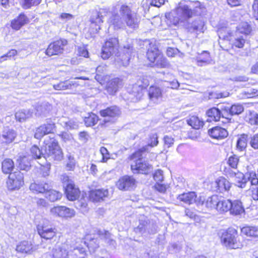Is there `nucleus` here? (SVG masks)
<instances>
[{
    "instance_id": "obj_16",
    "label": "nucleus",
    "mask_w": 258,
    "mask_h": 258,
    "mask_svg": "<svg viewBox=\"0 0 258 258\" xmlns=\"http://www.w3.org/2000/svg\"><path fill=\"white\" fill-rule=\"evenodd\" d=\"M100 114L102 116L106 118L104 120L105 122H113L114 119L120 115V111L118 107L113 106L101 110Z\"/></svg>"
},
{
    "instance_id": "obj_55",
    "label": "nucleus",
    "mask_w": 258,
    "mask_h": 258,
    "mask_svg": "<svg viewBox=\"0 0 258 258\" xmlns=\"http://www.w3.org/2000/svg\"><path fill=\"white\" fill-rule=\"evenodd\" d=\"M248 140L250 147L254 150H258V133L251 136Z\"/></svg>"
},
{
    "instance_id": "obj_63",
    "label": "nucleus",
    "mask_w": 258,
    "mask_h": 258,
    "mask_svg": "<svg viewBox=\"0 0 258 258\" xmlns=\"http://www.w3.org/2000/svg\"><path fill=\"white\" fill-rule=\"evenodd\" d=\"M88 205L84 201H79L76 206V207L79 209L83 213L88 211Z\"/></svg>"
},
{
    "instance_id": "obj_36",
    "label": "nucleus",
    "mask_w": 258,
    "mask_h": 258,
    "mask_svg": "<svg viewBox=\"0 0 258 258\" xmlns=\"http://www.w3.org/2000/svg\"><path fill=\"white\" fill-rule=\"evenodd\" d=\"M231 206V201L229 200H220L219 198L216 210L219 212H226L230 211Z\"/></svg>"
},
{
    "instance_id": "obj_15",
    "label": "nucleus",
    "mask_w": 258,
    "mask_h": 258,
    "mask_svg": "<svg viewBox=\"0 0 258 258\" xmlns=\"http://www.w3.org/2000/svg\"><path fill=\"white\" fill-rule=\"evenodd\" d=\"M177 200L185 204L191 205L196 203L199 206L201 204V197L198 198L195 192L190 191L179 195L177 197Z\"/></svg>"
},
{
    "instance_id": "obj_11",
    "label": "nucleus",
    "mask_w": 258,
    "mask_h": 258,
    "mask_svg": "<svg viewBox=\"0 0 258 258\" xmlns=\"http://www.w3.org/2000/svg\"><path fill=\"white\" fill-rule=\"evenodd\" d=\"M106 12L104 9H100L99 11H94L90 18L91 28L93 33H97L100 29V25L103 23V19L106 15Z\"/></svg>"
},
{
    "instance_id": "obj_52",
    "label": "nucleus",
    "mask_w": 258,
    "mask_h": 258,
    "mask_svg": "<svg viewBox=\"0 0 258 258\" xmlns=\"http://www.w3.org/2000/svg\"><path fill=\"white\" fill-rule=\"evenodd\" d=\"M210 54L207 51H204L202 55L197 57V62L199 66H202L204 63L208 64L210 63Z\"/></svg>"
},
{
    "instance_id": "obj_10",
    "label": "nucleus",
    "mask_w": 258,
    "mask_h": 258,
    "mask_svg": "<svg viewBox=\"0 0 258 258\" xmlns=\"http://www.w3.org/2000/svg\"><path fill=\"white\" fill-rule=\"evenodd\" d=\"M68 41L66 39H59L51 43L45 50V54L49 56L59 55L63 53Z\"/></svg>"
},
{
    "instance_id": "obj_24",
    "label": "nucleus",
    "mask_w": 258,
    "mask_h": 258,
    "mask_svg": "<svg viewBox=\"0 0 258 258\" xmlns=\"http://www.w3.org/2000/svg\"><path fill=\"white\" fill-rule=\"evenodd\" d=\"M175 10L177 15L180 18V21H182L191 18L193 14L191 8L186 5H180Z\"/></svg>"
},
{
    "instance_id": "obj_20",
    "label": "nucleus",
    "mask_w": 258,
    "mask_h": 258,
    "mask_svg": "<svg viewBox=\"0 0 258 258\" xmlns=\"http://www.w3.org/2000/svg\"><path fill=\"white\" fill-rule=\"evenodd\" d=\"M226 166L223 169L224 174L226 175V170L229 169L233 172L238 170L237 169L238 165L239 162V157L236 155L233 154L230 155L225 160Z\"/></svg>"
},
{
    "instance_id": "obj_35",
    "label": "nucleus",
    "mask_w": 258,
    "mask_h": 258,
    "mask_svg": "<svg viewBox=\"0 0 258 258\" xmlns=\"http://www.w3.org/2000/svg\"><path fill=\"white\" fill-rule=\"evenodd\" d=\"M187 124L196 130L200 129L204 125V121L197 116L192 115L187 119Z\"/></svg>"
},
{
    "instance_id": "obj_19",
    "label": "nucleus",
    "mask_w": 258,
    "mask_h": 258,
    "mask_svg": "<svg viewBox=\"0 0 258 258\" xmlns=\"http://www.w3.org/2000/svg\"><path fill=\"white\" fill-rule=\"evenodd\" d=\"M69 245L67 243H62L56 245L52 250V258H69Z\"/></svg>"
},
{
    "instance_id": "obj_54",
    "label": "nucleus",
    "mask_w": 258,
    "mask_h": 258,
    "mask_svg": "<svg viewBox=\"0 0 258 258\" xmlns=\"http://www.w3.org/2000/svg\"><path fill=\"white\" fill-rule=\"evenodd\" d=\"M179 86V84L178 82L175 79L172 81H164L162 84L163 88H168L173 89H177Z\"/></svg>"
},
{
    "instance_id": "obj_56",
    "label": "nucleus",
    "mask_w": 258,
    "mask_h": 258,
    "mask_svg": "<svg viewBox=\"0 0 258 258\" xmlns=\"http://www.w3.org/2000/svg\"><path fill=\"white\" fill-rule=\"evenodd\" d=\"M158 144V137L156 134H153L150 135L149 143L145 146H148V153H149V148L156 146Z\"/></svg>"
},
{
    "instance_id": "obj_62",
    "label": "nucleus",
    "mask_w": 258,
    "mask_h": 258,
    "mask_svg": "<svg viewBox=\"0 0 258 258\" xmlns=\"http://www.w3.org/2000/svg\"><path fill=\"white\" fill-rule=\"evenodd\" d=\"M100 153L102 156V161L106 162L110 158L109 154L107 149L104 147H101Z\"/></svg>"
},
{
    "instance_id": "obj_23",
    "label": "nucleus",
    "mask_w": 258,
    "mask_h": 258,
    "mask_svg": "<svg viewBox=\"0 0 258 258\" xmlns=\"http://www.w3.org/2000/svg\"><path fill=\"white\" fill-rule=\"evenodd\" d=\"M214 185L217 192L220 193L228 192L231 187V183L224 177H220L217 178Z\"/></svg>"
},
{
    "instance_id": "obj_46",
    "label": "nucleus",
    "mask_w": 258,
    "mask_h": 258,
    "mask_svg": "<svg viewBox=\"0 0 258 258\" xmlns=\"http://www.w3.org/2000/svg\"><path fill=\"white\" fill-rule=\"evenodd\" d=\"M154 66L160 68H168L170 67V63L166 58L161 54L156 60Z\"/></svg>"
},
{
    "instance_id": "obj_33",
    "label": "nucleus",
    "mask_w": 258,
    "mask_h": 258,
    "mask_svg": "<svg viewBox=\"0 0 258 258\" xmlns=\"http://www.w3.org/2000/svg\"><path fill=\"white\" fill-rule=\"evenodd\" d=\"M230 213L235 215H241L244 212V209L242 203L239 200H234L231 202V206L230 209Z\"/></svg>"
},
{
    "instance_id": "obj_29",
    "label": "nucleus",
    "mask_w": 258,
    "mask_h": 258,
    "mask_svg": "<svg viewBox=\"0 0 258 258\" xmlns=\"http://www.w3.org/2000/svg\"><path fill=\"white\" fill-rule=\"evenodd\" d=\"M179 21L180 18L177 15L175 10L165 14V21L168 26H176Z\"/></svg>"
},
{
    "instance_id": "obj_38",
    "label": "nucleus",
    "mask_w": 258,
    "mask_h": 258,
    "mask_svg": "<svg viewBox=\"0 0 258 258\" xmlns=\"http://www.w3.org/2000/svg\"><path fill=\"white\" fill-rule=\"evenodd\" d=\"M14 168L13 161L9 158L5 159L2 163V171L5 174H10Z\"/></svg>"
},
{
    "instance_id": "obj_59",
    "label": "nucleus",
    "mask_w": 258,
    "mask_h": 258,
    "mask_svg": "<svg viewBox=\"0 0 258 258\" xmlns=\"http://www.w3.org/2000/svg\"><path fill=\"white\" fill-rule=\"evenodd\" d=\"M204 24L201 20L195 21L192 24L191 27L194 30L199 32H203Z\"/></svg>"
},
{
    "instance_id": "obj_27",
    "label": "nucleus",
    "mask_w": 258,
    "mask_h": 258,
    "mask_svg": "<svg viewBox=\"0 0 258 258\" xmlns=\"http://www.w3.org/2000/svg\"><path fill=\"white\" fill-rule=\"evenodd\" d=\"M122 86V80L119 78H114L108 82L106 86V90L110 95H114L118 89Z\"/></svg>"
},
{
    "instance_id": "obj_42",
    "label": "nucleus",
    "mask_w": 258,
    "mask_h": 258,
    "mask_svg": "<svg viewBox=\"0 0 258 258\" xmlns=\"http://www.w3.org/2000/svg\"><path fill=\"white\" fill-rule=\"evenodd\" d=\"M241 233L249 237L258 236V228L254 226H245L241 228Z\"/></svg>"
},
{
    "instance_id": "obj_2",
    "label": "nucleus",
    "mask_w": 258,
    "mask_h": 258,
    "mask_svg": "<svg viewBox=\"0 0 258 258\" xmlns=\"http://www.w3.org/2000/svg\"><path fill=\"white\" fill-rule=\"evenodd\" d=\"M147 153L148 146H144L130 156V159L132 161L131 165V170L134 174H146L152 168L151 164L147 161L143 160Z\"/></svg>"
},
{
    "instance_id": "obj_39",
    "label": "nucleus",
    "mask_w": 258,
    "mask_h": 258,
    "mask_svg": "<svg viewBox=\"0 0 258 258\" xmlns=\"http://www.w3.org/2000/svg\"><path fill=\"white\" fill-rule=\"evenodd\" d=\"M32 112L30 110L23 109L17 111L15 113L16 119L20 121L23 122L32 116Z\"/></svg>"
},
{
    "instance_id": "obj_48",
    "label": "nucleus",
    "mask_w": 258,
    "mask_h": 258,
    "mask_svg": "<svg viewBox=\"0 0 258 258\" xmlns=\"http://www.w3.org/2000/svg\"><path fill=\"white\" fill-rule=\"evenodd\" d=\"M30 152L33 158L35 159H39L42 156L44 157V151L40 150L37 146L34 145L30 149Z\"/></svg>"
},
{
    "instance_id": "obj_60",
    "label": "nucleus",
    "mask_w": 258,
    "mask_h": 258,
    "mask_svg": "<svg viewBox=\"0 0 258 258\" xmlns=\"http://www.w3.org/2000/svg\"><path fill=\"white\" fill-rule=\"evenodd\" d=\"M65 127L68 130L76 129L78 127V123L77 122L73 120H69L68 121H63Z\"/></svg>"
},
{
    "instance_id": "obj_57",
    "label": "nucleus",
    "mask_w": 258,
    "mask_h": 258,
    "mask_svg": "<svg viewBox=\"0 0 258 258\" xmlns=\"http://www.w3.org/2000/svg\"><path fill=\"white\" fill-rule=\"evenodd\" d=\"M68 161L66 165V169L68 171H73L75 169L76 162L74 157L71 155L68 156Z\"/></svg>"
},
{
    "instance_id": "obj_44",
    "label": "nucleus",
    "mask_w": 258,
    "mask_h": 258,
    "mask_svg": "<svg viewBox=\"0 0 258 258\" xmlns=\"http://www.w3.org/2000/svg\"><path fill=\"white\" fill-rule=\"evenodd\" d=\"M248 141V135L242 134L237 141L236 147L238 150L243 151L247 146Z\"/></svg>"
},
{
    "instance_id": "obj_64",
    "label": "nucleus",
    "mask_w": 258,
    "mask_h": 258,
    "mask_svg": "<svg viewBox=\"0 0 258 258\" xmlns=\"http://www.w3.org/2000/svg\"><path fill=\"white\" fill-rule=\"evenodd\" d=\"M253 15L258 20V0H254L252 5Z\"/></svg>"
},
{
    "instance_id": "obj_40",
    "label": "nucleus",
    "mask_w": 258,
    "mask_h": 258,
    "mask_svg": "<svg viewBox=\"0 0 258 258\" xmlns=\"http://www.w3.org/2000/svg\"><path fill=\"white\" fill-rule=\"evenodd\" d=\"M62 194L55 190L51 189L49 186V189L47 190L45 194V197L51 202H55L61 199Z\"/></svg>"
},
{
    "instance_id": "obj_47",
    "label": "nucleus",
    "mask_w": 258,
    "mask_h": 258,
    "mask_svg": "<svg viewBox=\"0 0 258 258\" xmlns=\"http://www.w3.org/2000/svg\"><path fill=\"white\" fill-rule=\"evenodd\" d=\"M98 121V117L94 113H91L84 119V122L86 126H91L97 123Z\"/></svg>"
},
{
    "instance_id": "obj_4",
    "label": "nucleus",
    "mask_w": 258,
    "mask_h": 258,
    "mask_svg": "<svg viewBox=\"0 0 258 258\" xmlns=\"http://www.w3.org/2000/svg\"><path fill=\"white\" fill-rule=\"evenodd\" d=\"M60 179L64 187L65 194L68 199L72 201L77 199L80 196V191L75 185L74 181L66 174L61 175Z\"/></svg>"
},
{
    "instance_id": "obj_43",
    "label": "nucleus",
    "mask_w": 258,
    "mask_h": 258,
    "mask_svg": "<svg viewBox=\"0 0 258 258\" xmlns=\"http://www.w3.org/2000/svg\"><path fill=\"white\" fill-rule=\"evenodd\" d=\"M18 167L20 170L27 171L30 167V163L26 156L20 157L17 160Z\"/></svg>"
},
{
    "instance_id": "obj_13",
    "label": "nucleus",
    "mask_w": 258,
    "mask_h": 258,
    "mask_svg": "<svg viewBox=\"0 0 258 258\" xmlns=\"http://www.w3.org/2000/svg\"><path fill=\"white\" fill-rule=\"evenodd\" d=\"M116 186L120 190H132L136 186V181L132 176H123L119 179L116 183Z\"/></svg>"
},
{
    "instance_id": "obj_37",
    "label": "nucleus",
    "mask_w": 258,
    "mask_h": 258,
    "mask_svg": "<svg viewBox=\"0 0 258 258\" xmlns=\"http://www.w3.org/2000/svg\"><path fill=\"white\" fill-rule=\"evenodd\" d=\"M251 31L250 26L245 22H241L237 27V29L235 32V35H240V34L247 35L249 34Z\"/></svg>"
},
{
    "instance_id": "obj_1",
    "label": "nucleus",
    "mask_w": 258,
    "mask_h": 258,
    "mask_svg": "<svg viewBox=\"0 0 258 258\" xmlns=\"http://www.w3.org/2000/svg\"><path fill=\"white\" fill-rule=\"evenodd\" d=\"M118 11H113L108 20V23L112 25L115 29L125 27V25L131 28L136 29L138 27L140 19L137 14L133 11L131 8L122 5L118 6Z\"/></svg>"
},
{
    "instance_id": "obj_3",
    "label": "nucleus",
    "mask_w": 258,
    "mask_h": 258,
    "mask_svg": "<svg viewBox=\"0 0 258 258\" xmlns=\"http://www.w3.org/2000/svg\"><path fill=\"white\" fill-rule=\"evenodd\" d=\"M44 157L49 160L60 161L62 159L63 153L57 141L53 137H47L42 147Z\"/></svg>"
},
{
    "instance_id": "obj_17",
    "label": "nucleus",
    "mask_w": 258,
    "mask_h": 258,
    "mask_svg": "<svg viewBox=\"0 0 258 258\" xmlns=\"http://www.w3.org/2000/svg\"><path fill=\"white\" fill-rule=\"evenodd\" d=\"M148 97L150 102L158 104L162 100V93L161 89L156 86H151L148 91Z\"/></svg>"
},
{
    "instance_id": "obj_45",
    "label": "nucleus",
    "mask_w": 258,
    "mask_h": 258,
    "mask_svg": "<svg viewBox=\"0 0 258 258\" xmlns=\"http://www.w3.org/2000/svg\"><path fill=\"white\" fill-rule=\"evenodd\" d=\"M59 217L63 218H71L75 216L76 212L73 209L66 206H61V210Z\"/></svg>"
},
{
    "instance_id": "obj_8",
    "label": "nucleus",
    "mask_w": 258,
    "mask_h": 258,
    "mask_svg": "<svg viewBox=\"0 0 258 258\" xmlns=\"http://www.w3.org/2000/svg\"><path fill=\"white\" fill-rule=\"evenodd\" d=\"M133 46L130 45L124 46L121 52L115 54V62L119 66H126L132 57Z\"/></svg>"
},
{
    "instance_id": "obj_21",
    "label": "nucleus",
    "mask_w": 258,
    "mask_h": 258,
    "mask_svg": "<svg viewBox=\"0 0 258 258\" xmlns=\"http://www.w3.org/2000/svg\"><path fill=\"white\" fill-rule=\"evenodd\" d=\"M17 137L16 132L12 128L7 126L2 131L1 141L2 143L9 144L13 142Z\"/></svg>"
},
{
    "instance_id": "obj_28",
    "label": "nucleus",
    "mask_w": 258,
    "mask_h": 258,
    "mask_svg": "<svg viewBox=\"0 0 258 258\" xmlns=\"http://www.w3.org/2000/svg\"><path fill=\"white\" fill-rule=\"evenodd\" d=\"M201 197L200 205L205 206L209 210L217 209L219 197L217 195H213L208 197L205 201Z\"/></svg>"
},
{
    "instance_id": "obj_14",
    "label": "nucleus",
    "mask_w": 258,
    "mask_h": 258,
    "mask_svg": "<svg viewBox=\"0 0 258 258\" xmlns=\"http://www.w3.org/2000/svg\"><path fill=\"white\" fill-rule=\"evenodd\" d=\"M55 125L54 122L51 121H47L36 130L34 137L37 139H41L45 135L53 133L55 131Z\"/></svg>"
},
{
    "instance_id": "obj_5",
    "label": "nucleus",
    "mask_w": 258,
    "mask_h": 258,
    "mask_svg": "<svg viewBox=\"0 0 258 258\" xmlns=\"http://www.w3.org/2000/svg\"><path fill=\"white\" fill-rule=\"evenodd\" d=\"M149 85V80L147 77H142L139 78L137 83L133 85L132 92L130 93L129 98L131 101H139L143 96V90Z\"/></svg>"
},
{
    "instance_id": "obj_53",
    "label": "nucleus",
    "mask_w": 258,
    "mask_h": 258,
    "mask_svg": "<svg viewBox=\"0 0 258 258\" xmlns=\"http://www.w3.org/2000/svg\"><path fill=\"white\" fill-rule=\"evenodd\" d=\"M245 43V39L243 38L242 36H239V35H236L234 38V40L232 43V46L237 48H242Z\"/></svg>"
},
{
    "instance_id": "obj_31",
    "label": "nucleus",
    "mask_w": 258,
    "mask_h": 258,
    "mask_svg": "<svg viewBox=\"0 0 258 258\" xmlns=\"http://www.w3.org/2000/svg\"><path fill=\"white\" fill-rule=\"evenodd\" d=\"M108 194L107 189H99L93 190L90 193V198L94 202H99L107 197Z\"/></svg>"
},
{
    "instance_id": "obj_41",
    "label": "nucleus",
    "mask_w": 258,
    "mask_h": 258,
    "mask_svg": "<svg viewBox=\"0 0 258 258\" xmlns=\"http://www.w3.org/2000/svg\"><path fill=\"white\" fill-rule=\"evenodd\" d=\"M75 84H76V83L75 81H65L60 82L57 84H54L53 87L56 90H64L71 89L72 86Z\"/></svg>"
},
{
    "instance_id": "obj_26",
    "label": "nucleus",
    "mask_w": 258,
    "mask_h": 258,
    "mask_svg": "<svg viewBox=\"0 0 258 258\" xmlns=\"http://www.w3.org/2000/svg\"><path fill=\"white\" fill-rule=\"evenodd\" d=\"M209 134L213 139L220 140L227 137V130L219 126H215L209 130Z\"/></svg>"
},
{
    "instance_id": "obj_22",
    "label": "nucleus",
    "mask_w": 258,
    "mask_h": 258,
    "mask_svg": "<svg viewBox=\"0 0 258 258\" xmlns=\"http://www.w3.org/2000/svg\"><path fill=\"white\" fill-rule=\"evenodd\" d=\"M37 231L41 237L46 239H50L56 235L57 230L55 228L38 225Z\"/></svg>"
},
{
    "instance_id": "obj_49",
    "label": "nucleus",
    "mask_w": 258,
    "mask_h": 258,
    "mask_svg": "<svg viewBox=\"0 0 258 258\" xmlns=\"http://www.w3.org/2000/svg\"><path fill=\"white\" fill-rule=\"evenodd\" d=\"M41 2V0H22L21 5L23 8L28 9L33 6L38 5Z\"/></svg>"
},
{
    "instance_id": "obj_51",
    "label": "nucleus",
    "mask_w": 258,
    "mask_h": 258,
    "mask_svg": "<svg viewBox=\"0 0 258 258\" xmlns=\"http://www.w3.org/2000/svg\"><path fill=\"white\" fill-rule=\"evenodd\" d=\"M244 110L243 106L240 104H234L230 106V116L239 115Z\"/></svg>"
},
{
    "instance_id": "obj_18",
    "label": "nucleus",
    "mask_w": 258,
    "mask_h": 258,
    "mask_svg": "<svg viewBox=\"0 0 258 258\" xmlns=\"http://www.w3.org/2000/svg\"><path fill=\"white\" fill-rule=\"evenodd\" d=\"M207 115L209 117V119H208L209 121H217L220 120L221 118L227 122H229L231 119L229 117L225 116L224 113L221 112L220 109L217 107H213L209 109L207 111Z\"/></svg>"
},
{
    "instance_id": "obj_6",
    "label": "nucleus",
    "mask_w": 258,
    "mask_h": 258,
    "mask_svg": "<svg viewBox=\"0 0 258 258\" xmlns=\"http://www.w3.org/2000/svg\"><path fill=\"white\" fill-rule=\"evenodd\" d=\"M24 184L23 174L20 171H16L9 174L7 181V185L9 190L19 189Z\"/></svg>"
},
{
    "instance_id": "obj_34",
    "label": "nucleus",
    "mask_w": 258,
    "mask_h": 258,
    "mask_svg": "<svg viewBox=\"0 0 258 258\" xmlns=\"http://www.w3.org/2000/svg\"><path fill=\"white\" fill-rule=\"evenodd\" d=\"M16 250L22 253H30L33 250V246L30 242L23 241L17 246Z\"/></svg>"
},
{
    "instance_id": "obj_9",
    "label": "nucleus",
    "mask_w": 258,
    "mask_h": 258,
    "mask_svg": "<svg viewBox=\"0 0 258 258\" xmlns=\"http://www.w3.org/2000/svg\"><path fill=\"white\" fill-rule=\"evenodd\" d=\"M237 232L233 229H229L223 233L221 241L223 244L229 248L235 249L238 248L236 237Z\"/></svg>"
},
{
    "instance_id": "obj_7",
    "label": "nucleus",
    "mask_w": 258,
    "mask_h": 258,
    "mask_svg": "<svg viewBox=\"0 0 258 258\" xmlns=\"http://www.w3.org/2000/svg\"><path fill=\"white\" fill-rule=\"evenodd\" d=\"M118 40L115 38H111L107 40L102 48L101 57L103 59H107L116 53L118 51Z\"/></svg>"
},
{
    "instance_id": "obj_12",
    "label": "nucleus",
    "mask_w": 258,
    "mask_h": 258,
    "mask_svg": "<svg viewBox=\"0 0 258 258\" xmlns=\"http://www.w3.org/2000/svg\"><path fill=\"white\" fill-rule=\"evenodd\" d=\"M226 175L228 178L233 179L236 186L241 188H245L247 182V179L245 175L243 174L239 170L233 172L229 169L226 170Z\"/></svg>"
},
{
    "instance_id": "obj_58",
    "label": "nucleus",
    "mask_w": 258,
    "mask_h": 258,
    "mask_svg": "<svg viewBox=\"0 0 258 258\" xmlns=\"http://www.w3.org/2000/svg\"><path fill=\"white\" fill-rule=\"evenodd\" d=\"M194 7V12L197 15H201L205 11V8L202 6L200 3L196 2L192 3Z\"/></svg>"
},
{
    "instance_id": "obj_30",
    "label": "nucleus",
    "mask_w": 258,
    "mask_h": 258,
    "mask_svg": "<svg viewBox=\"0 0 258 258\" xmlns=\"http://www.w3.org/2000/svg\"><path fill=\"white\" fill-rule=\"evenodd\" d=\"M49 189V184L44 182L40 183L34 182L30 185V189L33 192L37 193L45 194L46 191Z\"/></svg>"
},
{
    "instance_id": "obj_50",
    "label": "nucleus",
    "mask_w": 258,
    "mask_h": 258,
    "mask_svg": "<svg viewBox=\"0 0 258 258\" xmlns=\"http://www.w3.org/2000/svg\"><path fill=\"white\" fill-rule=\"evenodd\" d=\"M73 258H87V254L84 248L77 247L73 251Z\"/></svg>"
},
{
    "instance_id": "obj_32",
    "label": "nucleus",
    "mask_w": 258,
    "mask_h": 258,
    "mask_svg": "<svg viewBox=\"0 0 258 258\" xmlns=\"http://www.w3.org/2000/svg\"><path fill=\"white\" fill-rule=\"evenodd\" d=\"M28 21L27 17L21 14L16 19L12 21L11 27L13 29L18 30L26 24Z\"/></svg>"
},
{
    "instance_id": "obj_61",
    "label": "nucleus",
    "mask_w": 258,
    "mask_h": 258,
    "mask_svg": "<svg viewBox=\"0 0 258 258\" xmlns=\"http://www.w3.org/2000/svg\"><path fill=\"white\" fill-rule=\"evenodd\" d=\"M153 177L156 182H162L163 180V171L160 169L157 170L154 174Z\"/></svg>"
},
{
    "instance_id": "obj_25",
    "label": "nucleus",
    "mask_w": 258,
    "mask_h": 258,
    "mask_svg": "<svg viewBox=\"0 0 258 258\" xmlns=\"http://www.w3.org/2000/svg\"><path fill=\"white\" fill-rule=\"evenodd\" d=\"M161 54V52L155 43L150 42L149 43V47L148 48L147 52L148 59L151 62L155 63Z\"/></svg>"
}]
</instances>
